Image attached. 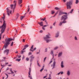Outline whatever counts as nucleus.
I'll use <instances>...</instances> for the list:
<instances>
[{
	"label": "nucleus",
	"mask_w": 79,
	"mask_h": 79,
	"mask_svg": "<svg viewBox=\"0 0 79 79\" xmlns=\"http://www.w3.org/2000/svg\"><path fill=\"white\" fill-rule=\"evenodd\" d=\"M73 10H74L73 9H72L70 11V13H73Z\"/></svg>",
	"instance_id": "36"
},
{
	"label": "nucleus",
	"mask_w": 79,
	"mask_h": 79,
	"mask_svg": "<svg viewBox=\"0 0 79 79\" xmlns=\"http://www.w3.org/2000/svg\"><path fill=\"white\" fill-rule=\"evenodd\" d=\"M66 23V21H63L62 22H60L59 24V26H61V25H62V24H63V23Z\"/></svg>",
	"instance_id": "8"
},
{
	"label": "nucleus",
	"mask_w": 79,
	"mask_h": 79,
	"mask_svg": "<svg viewBox=\"0 0 79 79\" xmlns=\"http://www.w3.org/2000/svg\"><path fill=\"white\" fill-rule=\"evenodd\" d=\"M49 36L50 34L47 35H46V37H44V38H46V39H48L50 38V37Z\"/></svg>",
	"instance_id": "11"
},
{
	"label": "nucleus",
	"mask_w": 79,
	"mask_h": 79,
	"mask_svg": "<svg viewBox=\"0 0 79 79\" xmlns=\"http://www.w3.org/2000/svg\"><path fill=\"white\" fill-rule=\"evenodd\" d=\"M63 14H64V12L61 11L59 12V15H63Z\"/></svg>",
	"instance_id": "19"
},
{
	"label": "nucleus",
	"mask_w": 79,
	"mask_h": 79,
	"mask_svg": "<svg viewBox=\"0 0 79 79\" xmlns=\"http://www.w3.org/2000/svg\"><path fill=\"white\" fill-rule=\"evenodd\" d=\"M10 6L11 8V9H13V5H11V6Z\"/></svg>",
	"instance_id": "40"
},
{
	"label": "nucleus",
	"mask_w": 79,
	"mask_h": 79,
	"mask_svg": "<svg viewBox=\"0 0 79 79\" xmlns=\"http://www.w3.org/2000/svg\"><path fill=\"white\" fill-rule=\"evenodd\" d=\"M64 14H65V15H68L67 14V13L66 12L64 13Z\"/></svg>",
	"instance_id": "41"
},
{
	"label": "nucleus",
	"mask_w": 79,
	"mask_h": 79,
	"mask_svg": "<svg viewBox=\"0 0 79 79\" xmlns=\"http://www.w3.org/2000/svg\"><path fill=\"white\" fill-rule=\"evenodd\" d=\"M5 74H6V76H7L6 78H8V74H7L6 73H5Z\"/></svg>",
	"instance_id": "39"
},
{
	"label": "nucleus",
	"mask_w": 79,
	"mask_h": 79,
	"mask_svg": "<svg viewBox=\"0 0 79 79\" xmlns=\"http://www.w3.org/2000/svg\"><path fill=\"white\" fill-rule=\"evenodd\" d=\"M70 74L71 73H70V71H69V70H68L67 72V75L68 76H70Z\"/></svg>",
	"instance_id": "14"
},
{
	"label": "nucleus",
	"mask_w": 79,
	"mask_h": 79,
	"mask_svg": "<svg viewBox=\"0 0 79 79\" xmlns=\"http://www.w3.org/2000/svg\"><path fill=\"white\" fill-rule=\"evenodd\" d=\"M55 37H59V32H57L56 34Z\"/></svg>",
	"instance_id": "15"
},
{
	"label": "nucleus",
	"mask_w": 79,
	"mask_h": 79,
	"mask_svg": "<svg viewBox=\"0 0 79 79\" xmlns=\"http://www.w3.org/2000/svg\"><path fill=\"white\" fill-rule=\"evenodd\" d=\"M75 40H77V39L76 36L75 37Z\"/></svg>",
	"instance_id": "37"
},
{
	"label": "nucleus",
	"mask_w": 79,
	"mask_h": 79,
	"mask_svg": "<svg viewBox=\"0 0 79 79\" xmlns=\"http://www.w3.org/2000/svg\"><path fill=\"white\" fill-rule=\"evenodd\" d=\"M32 55V52H30L28 53V55L29 56V55Z\"/></svg>",
	"instance_id": "35"
},
{
	"label": "nucleus",
	"mask_w": 79,
	"mask_h": 79,
	"mask_svg": "<svg viewBox=\"0 0 79 79\" xmlns=\"http://www.w3.org/2000/svg\"><path fill=\"white\" fill-rule=\"evenodd\" d=\"M51 54L53 56V58L54 57V54H53V51H51Z\"/></svg>",
	"instance_id": "20"
},
{
	"label": "nucleus",
	"mask_w": 79,
	"mask_h": 79,
	"mask_svg": "<svg viewBox=\"0 0 79 79\" xmlns=\"http://www.w3.org/2000/svg\"><path fill=\"white\" fill-rule=\"evenodd\" d=\"M26 48H23V50H25V49H26Z\"/></svg>",
	"instance_id": "61"
},
{
	"label": "nucleus",
	"mask_w": 79,
	"mask_h": 79,
	"mask_svg": "<svg viewBox=\"0 0 79 79\" xmlns=\"http://www.w3.org/2000/svg\"><path fill=\"white\" fill-rule=\"evenodd\" d=\"M47 52V49H45V52Z\"/></svg>",
	"instance_id": "55"
},
{
	"label": "nucleus",
	"mask_w": 79,
	"mask_h": 79,
	"mask_svg": "<svg viewBox=\"0 0 79 79\" xmlns=\"http://www.w3.org/2000/svg\"><path fill=\"white\" fill-rule=\"evenodd\" d=\"M55 13V11L54 10H52L51 11V14L53 15V14H54Z\"/></svg>",
	"instance_id": "27"
},
{
	"label": "nucleus",
	"mask_w": 79,
	"mask_h": 79,
	"mask_svg": "<svg viewBox=\"0 0 79 79\" xmlns=\"http://www.w3.org/2000/svg\"><path fill=\"white\" fill-rule=\"evenodd\" d=\"M11 12H12L11 10H10V9L8 8H7V15L8 16H10V14L11 13Z\"/></svg>",
	"instance_id": "6"
},
{
	"label": "nucleus",
	"mask_w": 79,
	"mask_h": 79,
	"mask_svg": "<svg viewBox=\"0 0 79 79\" xmlns=\"http://www.w3.org/2000/svg\"><path fill=\"white\" fill-rule=\"evenodd\" d=\"M19 14L17 13L16 15V16L17 17V18L19 17Z\"/></svg>",
	"instance_id": "28"
},
{
	"label": "nucleus",
	"mask_w": 79,
	"mask_h": 79,
	"mask_svg": "<svg viewBox=\"0 0 79 79\" xmlns=\"http://www.w3.org/2000/svg\"><path fill=\"white\" fill-rule=\"evenodd\" d=\"M23 52H24V51H23V50H22V51H21V53L22 54H23Z\"/></svg>",
	"instance_id": "54"
},
{
	"label": "nucleus",
	"mask_w": 79,
	"mask_h": 79,
	"mask_svg": "<svg viewBox=\"0 0 79 79\" xmlns=\"http://www.w3.org/2000/svg\"><path fill=\"white\" fill-rule=\"evenodd\" d=\"M68 19V15H63L61 17V20H63V21H66V20Z\"/></svg>",
	"instance_id": "4"
},
{
	"label": "nucleus",
	"mask_w": 79,
	"mask_h": 79,
	"mask_svg": "<svg viewBox=\"0 0 79 79\" xmlns=\"http://www.w3.org/2000/svg\"><path fill=\"white\" fill-rule=\"evenodd\" d=\"M24 24H22L21 26L22 27V26H24Z\"/></svg>",
	"instance_id": "62"
},
{
	"label": "nucleus",
	"mask_w": 79,
	"mask_h": 79,
	"mask_svg": "<svg viewBox=\"0 0 79 79\" xmlns=\"http://www.w3.org/2000/svg\"><path fill=\"white\" fill-rule=\"evenodd\" d=\"M16 61H21V59H18L15 60Z\"/></svg>",
	"instance_id": "26"
},
{
	"label": "nucleus",
	"mask_w": 79,
	"mask_h": 79,
	"mask_svg": "<svg viewBox=\"0 0 79 79\" xmlns=\"http://www.w3.org/2000/svg\"><path fill=\"white\" fill-rule=\"evenodd\" d=\"M43 26L44 27H47V25H44V26Z\"/></svg>",
	"instance_id": "64"
},
{
	"label": "nucleus",
	"mask_w": 79,
	"mask_h": 79,
	"mask_svg": "<svg viewBox=\"0 0 79 79\" xmlns=\"http://www.w3.org/2000/svg\"><path fill=\"white\" fill-rule=\"evenodd\" d=\"M63 64H64L63 61H62L61 63V66L62 68H64V65H63Z\"/></svg>",
	"instance_id": "17"
},
{
	"label": "nucleus",
	"mask_w": 79,
	"mask_h": 79,
	"mask_svg": "<svg viewBox=\"0 0 79 79\" xmlns=\"http://www.w3.org/2000/svg\"><path fill=\"white\" fill-rule=\"evenodd\" d=\"M38 24H39L40 25V26H43V23L42 22L38 23Z\"/></svg>",
	"instance_id": "16"
},
{
	"label": "nucleus",
	"mask_w": 79,
	"mask_h": 79,
	"mask_svg": "<svg viewBox=\"0 0 79 79\" xmlns=\"http://www.w3.org/2000/svg\"><path fill=\"white\" fill-rule=\"evenodd\" d=\"M55 10H58L60 9L59 8H58V7H57L55 8Z\"/></svg>",
	"instance_id": "30"
},
{
	"label": "nucleus",
	"mask_w": 79,
	"mask_h": 79,
	"mask_svg": "<svg viewBox=\"0 0 79 79\" xmlns=\"http://www.w3.org/2000/svg\"><path fill=\"white\" fill-rule=\"evenodd\" d=\"M56 64V62L55 61H54L53 63V66L52 68V69H53V68H55V64Z\"/></svg>",
	"instance_id": "13"
},
{
	"label": "nucleus",
	"mask_w": 79,
	"mask_h": 79,
	"mask_svg": "<svg viewBox=\"0 0 79 79\" xmlns=\"http://www.w3.org/2000/svg\"><path fill=\"white\" fill-rule=\"evenodd\" d=\"M61 74V75L63 74V72L62 71V72H59V73H58L57 74L58 75H59V74Z\"/></svg>",
	"instance_id": "22"
},
{
	"label": "nucleus",
	"mask_w": 79,
	"mask_h": 79,
	"mask_svg": "<svg viewBox=\"0 0 79 79\" xmlns=\"http://www.w3.org/2000/svg\"><path fill=\"white\" fill-rule=\"evenodd\" d=\"M23 42H25V39H23Z\"/></svg>",
	"instance_id": "50"
},
{
	"label": "nucleus",
	"mask_w": 79,
	"mask_h": 79,
	"mask_svg": "<svg viewBox=\"0 0 79 79\" xmlns=\"http://www.w3.org/2000/svg\"><path fill=\"white\" fill-rule=\"evenodd\" d=\"M10 50L9 49H6L5 50V51H4V53H6V55H8L9 53V52Z\"/></svg>",
	"instance_id": "9"
},
{
	"label": "nucleus",
	"mask_w": 79,
	"mask_h": 79,
	"mask_svg": "<svg viewBox=\"0 0 79 79\" xmlns=\"http://www.w3.org/2000/svg\"><path fill=\"white\" fill-rule=\"evenodd\" d=\"M33 48H34V45H32L30 48V51H31V52H34V51H35V50L36 49V48H35L33 49Z\"/></svg>",
	"instance_id": "5"
},
{
	"label": "nucleus",
	"mask_w": 79,
	"mask_h": 79,
	"mask_svg": "<svg viewBox=\"0 0 79 79\" xmlns=\"http://www.w3.org/2000/svg\"><path fill=\"white\" fill-rule=\"evenodd\" d=\"M14 6L13 10H14V9H15V7H16V1H14Z\"/></svg>",
	"instance_id": "12"
},
{
	"label": "nucleus",
	"mask_w": 79,
	"mask_h": 79,
	"mask_svg": "<svg viewBox=\"0 0 79 79\" xmlns=\"http://www.w3.org/2000/svg\"><path fill=\"white\" fill-rule=\"evenodd\" d=\"M21 56H18V58H21Z\"/></svg>",
	"instance_id": "51"
},
{
	"label": "nucleus",
	"mask_w": 79,
	"mask_h": 79,
	"mask_svg": "<svg viewBox=\"0 0 79 79\" xmlns=\"http://www.w3.org/2000/svg\"><path fill=\"white\" fill-rule=\"evenodd\" d=\"M46 77H47V76H45L44 77V78L45 79V78H46Z\"/></svg>",
	"instance_id": "60"
},
{
	"label": "nucleus",
	"mask_w": 79,
	"mask_h": 79,
	"mask_svg": "<svg viewBox=\"0 0 79 79\" xmlns=\"http://www.w3.org/2000/svg\"><path fill=\"white\" fill-rule=\"evenodd\" d=\"M37 64L38 66H39L40 67V65L39 64V63L38 62Z\"/></svg>",
	"instance_id": "47"
},
{
	"label": "nucleus",
	"mask_w": 79,
	"mask_h": 79,
	"mask_svg": "<svg viewBox=\"0 0 79 79\" xmlns=\"http://www.w3.org/2000/svg\"><path fill=\"white\" fill-rule=\"evenodd\" d=\"M1 66L2 67L1 69H2V68H3L5 67V66L4 65H2V64H1Z\"/></svg>",
	"instance_id": "31"
},
{
	"label": "nucleus",
	"mask_w": 79,
	"mask_h": 79,
	"mask_svg": "<svg viewBox=\"0 0 79 79\" xmlns=\"http://www.w3.org/2000/svg\"><path fill=\"white\" fill-rule=\"evenodd\" d=\"M29 47V45H26L25 46L24 48H27Z\"/></svg>",
	"instance_id": "25"
},
{
	"label": "nucleus",
	"mask_w": 79,
	"mask_h": 79,
	"mask_svg": "<svg viewBox=\"0 0 79 79\" xmlns=\"http://www.w3.org/2000/svg\"><path fill=\"white\" fill-rule=\"evenodd\" d=\"M31 68H30L29 72L28 73V74H29V75H31Z\"/></svg>",
	"instance_id": "23"
},
{
	"label": "nucleus",
	"mask_w": 79,
	"mask_h": 79,
	"mask_svg": "<svg viewBox=\"0 0 79 79\" xmlns=\"http://www.w3.org/2000/svg\"><path fill=\"white\" fill-rule=\"evenodd\" d=\"M46 58H47L46 57H45L44 59V61H45V60H46Z\"/></svg>",
	"instance_id": "53"
},
{
	"label": "nucleus",
	"mask_w": 79,
	"mask_h": 79,
	"mask_svg": "<svg viewBox=\"0 0 79 79\" xmlns=\"http://www.w3.org/2000/svg\"><path fill=\"white\" fill-rule=\"evenodd\" d=\"M55 24H56V22H54L53 23V25L54 26H55Z\"/></svg>",
	"instance_id": "46"
},
{
	"label": "nucleus",
	"mask_w": 79,
	"mask_h": 79,
	"mask_svg": "<svg viewBox=\"0 0 79 79\" xmlns=\"http://www.w3.org/2000/svg\"><path fill=\"white\" fill-rule=\"evenodd\" d=\"M45 18H44V19H43V21H45Z\"/></svg>",
	"instance_id": "58"
},
{
	"label": "nucleus",
	"mask_w": 79,
	"mask_h": 79,
	"mask_svg": "<svg viewBox=\"0 0 79 79\" xmlns=\"http://www.w3.org/2000/svg\"><path fill=\"white\" fill-rule=\"evenodd\" d=\"M26 61H29V58H28V57H27L26 58Z\"/></svg>",
	"instance_id": "29"
},
{
	"label": "nucleus",
	"mask_w": 79,
	"mask_h": 79,
	"mask_svg": "<svg viewBox=\"0 0 79 79\" xmlns=\"http://www.w3.org/2000/svg\"><path fill=\"white\" fill-rule=\"evenodd\" d=\"M73 3V1H70L69 2H67L66 5L67 8L68 9H71V5H72V3Z\"/></svg>",
	"instance_id": "3"
},
{
	"label": "nucleus",
	"mask_w": 79,
	"mask_h": 79,
	"mask_svg": "<svg viewBox=\"0 0 79 79\" xmlns=\"http://www.w3.org/2000/svg\"><path fill=\"white\" fill-rule=\"evenodd\" d=\"M44 40L46 41V42L47 43H48L49 42H50V41H52L51 40H48V39H46V38H44Z\"/></svg>",
	"instance_id": "7"
},
{
	"label": "nucleus",
	"mask_w": 79,
	"mask_h": 79,
	"mask_svg": "<svg viewBox=\"0 0 79 79\" xmlns=\"http://www.w3.org/2000/svg\"><path fill=\"white\" fill-rule=\"evenodd\" d=\"M52 60H51L50 61V63H49V64H50V63H52Z\"/></svg>",
	"instance_id": "56"
},
{
	"label": "nucleus",
	"mask_w": 79,
	"mask_h": 79,
	"mask_svg": "<svg viewBox=\"0 0 79 79\" xmlns=\"http://www.w3.org/2000/svg\"><path fill=\"white\" fill-rule=\"evenodd\" d=\"M10 71H11H11H12V69H10Z\"/></svg>",
	"instance_id": "63"
},
{
	"label": "nucleus",
	"mask_w": 79,
	"mask_h": 79,
	"mask_svg": "<svg viewBox=\"0 0 79 79\" xmlns=\"http://www.w3.org/2000/svg\"><path fill=\"white\" fill-rule=\"evenodd\" d=\"M78 3H79V1H78V0H76V4H77Z\"/></svg>",
	"instance_id": "32"
},
{
	"label": "nucleus",
	"mask_w": 79,
	"mask_h": 79,
	"mask_svg": "<svg viewBox=\"0 0 79 79\" xmlns=\"http://www.w3.org/2000/svg\"><path fill=\"white\" fill-rule=\"evenodd\" d=\"M36 53L37 54H39V53H40V50H39V52H37Z\"/></svg>",
	"instance_id": "48"
},
{
	"label": "nucleus",
	"mask_w": 79,
	"mask_h": 79,
	"mask_svg": "<svg viewBox=\"0 0 79 79\" xmlns=\"http://www.w3.org/2000/svg\"><path fill=\"white\" fill-rule=\"evenodd\" d=\"M63 54V52H59L58 54V57H60L62 56V54Z\"/></svg>",
	"instance_id": "10"
},
{
	"label": "nucleus",
	"mask_w": 79,
	"mask_h": 79,
	"mask_svg": "<svg viewBox=\"0 0 79 79\" xmlns=\"http://www.w3.org/2000/svg\"><path fill=\"white\" fill-rule=\"evenodd\" d=\"M22 3V0H18L19 5H21Z\"/></svg>",
	"instance_id": "18"
},
{
	"label": "nucleus",
	"mask_w": 79,
	"mask_h": 79,
	"mask_svg": "<svg viewBox=\"0 0 79 79\" xmlns=\"http://www.w3.org/2000/svg\"><path fill=\"white\" fill-rule=\"evenodd\" d=\"M58 47H56L54 48V50H56L57 49H58Z\"/></svg>",
	"instance_id": "34"
},
{
	"label": "nucleus",
	"mask_w": 79,
	"mask_h": 79,
	"mask_svg": "<svg viewBox=\"0 0 79 79\" xmlns=\"http://www.w3.org/2000/svg\"><path fill=\"white\" fill-rule=\"evenodd\" d=\"M30 58L31 59H34V58H35V57L34 56V55H32L30 56Z\"/></svg>",
	"instance_id": "21"
},
{
	"label": "nucleus",
	"mask_w": 79,
	"mask_h": 79,
	"mask_svg": "<svg viewBox=\"0 0 79 79\" xmlns=\"http://www.w3.org/2000/svg\"><path fill=\"white\" fill-rule=\"evenodd\" d=\"M3 17H2V19H3V20H4L3 24L2 27L0 26V29H2L1 30V33L0 34V40H1V39H2V33H3L5 32V29H6V23H5V21L4 20L5 19V14H3Z\"/></svg>",
	"instance_id": "1"
},
{
	"label": "nucleus",
	"mask_w": 79,
	"mask_h": 79,
	"mask_svg": "<svg viewBox=\"0 0 79 79\" xmlns=\"http://www.w3.org/2000/svg\"><path fill=\"white\" fill-rule=\"evenodd\" d=\"M4 60H6V59H8V58H6V57H3Z\"/></svg>",
	"instance_id": "33"
},
{
	"label": "nucleus",
	"mask_w": 79,
	"mask_h": 79,
	"mask_svg": "<svg viewBox=\"0 0 79 79\" xmlns=\"http://www.w3.org/2000/svg\"><path fill=\"white\" fill-rule=\"evenodd\" d=\"M10 45L11 46H13V42H12Z\"/></svg>",
	"instance_id": "42"
},
{
	"label": "nucleus",
	"mask_w": 79,
	"mask_h": 79,
	"mask_svg": "<svg viewBox=\"0 0 79 79\" xmlns=\"http://www.w3.org/2000/svg\"><path fill=\"white\" fill-rule=\"evenodd\" d=\"M63 2H66V0H63Z\"/></svg>",
	"instance_id": "57"
},
{
	"label": "nucleus",
	"mask_w": 79,
	"mask_h": 79,
	"mask_svg": "<svg viewBox=\"0 0 79 79\" xmlns=\"http://www.w3.org/2000/svg\"><path fill=\"white\" fill-rule=\"evenodd\" d=\"M42 29H43V30H44V31H45V28L44 27H43H43H42Z\"/></svg>",
	"instance_id": "38"
},
{
	"label": "nucleus",
	"mask_w": 79,
	"mask_h": 79,
	"mask_svg": "<svg viewBox=\"0 0 79 79\" xmlns=\"http://www.w3.org/2000/svg\"><path fill=\"white\" fill-rule=\"evenodd\" d=\"M33 60V59H31H31H30V61L31 62H32V61Z\"/></svg>",
	"instance_id": "49"
},
{
	"label": "nucleus",
	"mask_w": 79,
	"mask_h": 79,
	"mask_svg": "<svg viewBox=\"0 0 79 79\" xmlns=\"http://www.w3.org/2000/svg\"><path fill=\"white\" fill-rule=\"evenodd\" d=\"M0 23H2V19H0Z\"/></svg>",
	"instance_id": "43"
},
{
	"label": "nucleus",
	"mask_w": 79,
	"mask_h": 79,
	"mask_svg": "<svg viewBox=\"0 0 79 79\" xmlns=\"http://www.w3.org/2000/svg\"><path fill=\"white\" fill-rule=\"evenodd\" d=\"M56 14H58V12H57V13H56V14H55V15H54V16H53V17H55V16H56Z\"/></svg>",
	"instance_id": "52"
},
{
	"label": "nucleus",
	"mask_w": 79,
	"mask_h": 79,
	"mask_svg": "<svg viewBox=\"0 0 79 79\" xmlns=\"http://www.w3.org/2000/svg\"><path fill=\"white\" fill-rule=\"evenodd\" d=\"M29 10H30V9L29 8L27 10L28 12H29Z\"/></svg>",
	"instance_id": "59"
},
{
	"label": "nucleus",
	"mask_w": 79,
	"mask_h": 79,
	"mask_svg": "<svg viewBox=\"0 0 79 79\" xmlns=\"http://www.w3.org/2000/svg\"><path fill=\"white\" fill-rule=\"evenodd\" d=\"M25 17V16H21L20 17V19L21 20H22L23 19V18H24Z\"/></svg>",
	"instance_id": "24"
},
{
	"label": "nucleus",
	"mask_w": 79,
	"mask_h": 79,
	"mask_svg": "<svg viewBox=\"0 0 79 79\" xmlns=\"http://www.w3.org/2000/svg\"><path fill=\"white\" fill-rule=\"evenodd\" d=\"M44 69V68H42L40 70V72H42V71H43V70Z\"/></svg>",
	"instance_id": "44"
},
{
	"label": "nucleus",
	"mask_w": 79,
	"mask_h": 79,
	"mask_svg": "<svg viewBox=\"0 0 79 79\" xmlns=\"http://www.w3.org/2000/svg\"><path fill=\"white\" fill-rule=\"evenodd\" d=\"M40 33H42V32H43V31L41 30H40Z\"/></svg>",
	"instance_id": "45"
},
{
	"label": "nucleus",
	"mask_w": 79,
	"mask_h": 79,
	"mask_svg": "<svg viewBox=\"0 0 79 79\" xmlns=\"http://www.w3.org/2000/svg\"><path fill=\"white\" fill-rule=\"evenodd\" d=\"M13 39L11 38H8L6 40L5 39L6 43L4 46L3 48H6L8 46V45L10 44V42Z\"/></svg>",
	"instance_id": "2"
}]
</instances>
